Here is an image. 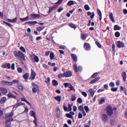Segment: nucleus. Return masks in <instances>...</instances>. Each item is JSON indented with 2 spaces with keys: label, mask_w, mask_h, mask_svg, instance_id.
I'll return each mask as SVG.
<instances>
[{
  "label": "nucleus",
  "mask_w": 127,
  "mask_h": 127,
  "mask_svg": "<svg viewBox=\"0 0 127 127\" xmlns=\"http://www.w3.org/2000/svg\"><path fill=\"white\" fill-rule=\"evenodd\" d=\"M13 54L15 57H17L18 59H21V60H23V61H25V57L24 56V54L21 52V51H19L18 52L16 51H14L13 52Z\"/></svg>",
  "instance_id": "f257e3e1"
},
{
  "label": "nucleus",
  "mask_w": 127,
  "mask_h": 127,
  "mask_svg": "<svg viewBox=\"0 0 127 127\" xmlns=\"http://www.w3.org/2000/svg\"><path fill=\"white\" fill-rule=\"evenodd\" d=\"M13 117V112H11L10 113L7 114L6 115V117L5 118V124H6V125H7L8 123H10V122H13V118H12Z\"/></svg>",
  "instance_id": "f03ea898"
},
{
  "label": "nucleus",
  "mask_w": 127,
  "mask_h": 127,
  "mask_svg": "<svg viewBox=\"0 0 127 127\" xmlns=\"http://www.w3.org/2000/svg\"><path fill=\"white\" fill-rule=\"evenodd\" d=\"M106 111L107 114L109 117H111V116H113V107L111 106H108L106 107Z\"/></svg>",
  "instance_id": "7ed1b4c3"
},
{
  "label": "nucleus",
  "mask_w": 127,
  "mask_h": 127,
  "mask_svg": "<svg viewBox=\"0 0 127 127\" xmlns=\"http://www.w3.org/2000/svg\"><path fill=\"white\" fill-rule=\"evenodd\" d=\"M64 86L65 88H67L68 87L70 88V89L67 90L68 92H70V91H74L75 92V90L74 88V87L72 86V84L68 83H64Z\"/></svg>",
  "instance_id": "20e7f679"
},
{
  "label": "nucleus",
  "mask_w": 127,
  "mask_h": 127,
  "mask_svg": "<svg viewBox=\"0 0 127 127\" xmlns=\"http://www.w3.org/2000/svg\"><path fill=\"white\" fill-rule=\"evenodd\" d=\"M32 86H33L32 91L33 93H37V92H39V87L37 84H35L34 82H32Z\"/></svg>",
  "instance_id": "39448f33"
},
{
  "label": "nucleus",
  "mask_w": 127,
  "mask_h": 127,
  "mask_svg": "<svg viewBox=\"0 0 127 127\" xmlns=\"http://www.w3.org/2000/svg\"><path fill=\"white\" fill-rule=\"evenodd\" d=\"M73 67L75 73H78V72H82V66H78L76 64H74Z\"/></svg>",
  "instance_id": "423d86ee"
},
{
  "label": "nucleus",
  "mask_w": 127,
  "mask_h": 127,
  "mask_svg": "<svg viewBox=\"0 0 127 127\" xmlns=\"http://www.w3.org/2000/svg\"><path fill=\"white\" fill-rule=\"evenodd\" d=\"M117 46L118 48H125V43L121 41H118L117 42Z\"/></svg>",
  "instance_id": "0eeeda50"
},
{
  "label": "nucleus",
  "mask_w": 127,
  "mask_h": 127,
  "mask_svg": "<svg viewBox=\"0 0 127 127\" xmlns=\"http://www.w3.org/2000/svg\"><path fill=\"white\" fill-rule=\"evenodd\" d=\"M2 85H4L5 86H12V83L10 81H6L5 80H2L0 82Z\"/></svg>",
  "instance_id": "6e6552de"
},
{
  "label": "nucleus",
  "mask_w": 127,
  "mask_h": 127,
  "mask_svg": "<svg viewBox=\"0 0 127 127\" xmlns=\"http://www.w3.org/2000/svg\"><path fill=\"white\" fill-rule=\"evenodd\" d=\"M64 73V77H65L66 78L71 77L72 76V71H71V70H68Z\"/></svg>",
  "instance_id": "1a4fd4ad"
},
{
  "label": "nucleus",
  "mask_w": 127,
  "mask_h": 127,
  "mask_svg": "<svg viewBox=\"0 0 127 127\" xmlns=\"http://www.w3.org/2000/svg\"><path fill=\"white\" fill-rule=\"evenodd\" d=\"M29 115H30V117H33V118H34V120L37 119V118H36V114L35 113V112H34L33 111H30Z\"/></svg>",
  "instance_id": "9d476101"
},
{
  "label": "nucleus",
  "mask_w": 127,
  "mask_h": 127,
  "mask_svg": "<svg viewBox=\"0 0 127 127\" xmlns=\"http://www.w3.org/2000/svg\"><path fill=\"white\" fill-rule=\"evenodd\" d=\"M121 76L123 78V80L124 82L127 81V72L126 71L123 72L121 73Z\"/></svg>",
  "instance_id": "9b49d317"
},
{
  "label": "nucleus",
  "mask_w": 127,
  "mask_h": 127,
  "mask_svg": "<svg viewBox=\"0 0 127 127\" xmlns=\"http://www.w3.org/2000/svg\"><path fill=\"white\" fill-rule=\"evenodd\" d=\"M57 7H58V6L56 5H54L53 7H50L48 13H50V12H51V11H52L54 9L55 10H56V9H57Z\"/></svg>",
  "instance_id": "f8f14e48"
},
{
  "label": "nucleus",
  "mask_w": 127,
  "mask_h": 127,
  "mask_svg": "<svg viewBox=\"0 0 127 127\" xmlns=\"http://www.w3.org/2000/svg\"><path fill=\"white\" fill-rule=\"evenodd\" d=\"M1 67L2 68H7V69H10V63H6L3 64Z\"/></svg>",
  "instance_id": "ddd939ff"
},
{
  "label": "nucleus",
  "mask_w": 127,
  "mask_h": 127,
  "mask_svg": "<svg viewBox=\"0 0 127 127\" xmlns=\"http://www.w3.org/2000/svg\"><path fill=\"white\" fill-rule=\"evenodd\" d=\"M0 91H1L2 94H3V95H5V94H6L7 93V89H6V88H4V87H0Z\"/></svg>",
  "instance_id": "4468645a"
},
{
  "label": "nucleus",
  "mask_w": 127,
  "mask_h": 127,
  "mask_svg": "<svg viewBox=\"0 0 127 127\" xmlns=\"http://www.w3.org/2000/svg\"><path fill=\"white\" fill-rule=\"evenodd\" d=\"M71 56L74 62H77V61H78V58H77V56L75 55V54H71Z\"/></svg>",
  "instance_id": "2eb2a0df"
},
{
  "label": "nucleus",
  "mask_w": 127,
  "mask_h": 127,
  "mask_svg": "<svg viewBox=\"0 0 127 127\" xmlns=\"http://www.w3.org/2000/svg\"><path fill=\"white\" fill-rule=\"evenodd\" d=\"M8 98L16 99V96L11 93L7 94Z\"/></svg>",
  "instance_id": "dca6fc26"
},
{
  "label": "nucleus",
  "mask_w": 127,
  "mask_h": 127,
  "mask_svg": "<svg viewBox=\"0 0 127 127\" xmlns=\"http://www.w3.org/2000/svg\"><path fill=\"white\" fill-rule=\"evenodd\" d=\"M84 48H86V50H87L88 51H89V50H90V49H91V46H90V44H89L88 43H84Z\"/></svg>",
  "instance_id": "f3484780"
},
{
  "label": "nucleus",
  "mask_w": 127,
  "mask_h": 127,
  "mask_svg": "<svg viewBox=\"0 0 127 127\" xmlns=\"http://www.w3.org/2000/svg\"><path fill=\"white\" fill-rule=\"evenodd\" d=\"M100 76H98V77H96L95 78H94V79L92 80L90 82V84H94V83H96V82H98V81H99V80H100Z\"/></svg>",
  "instance_id": "a211bd4d"
},
{
  "label": "nucleus",
  "mask_w": 127,
  "mask_h": 127,
  "mask_svg": "<svg viewBox=\"0 0 127 127\" xmlns=\"http://www.w3.org/2000/svg\"><path fill=\"white\" fill-rule=\"evenodd\" d=\"M37 21H28L26 22L25 23V24H29L30 25H35V24H37Z\"/></svg>",
  "instance_id": "6ab92c4d"
},
{
  "label": "nucleus",
  "mask_w": 127,
  "mask_h": 127,
  "mask_svg": "<svg viewBox=\"0 0 127 127\" xmlns=\"http://www.w3.org/2000/svg\"><path fill=\"white\" fill-rule=\"evenodd\" d=\"M87 15L90 16V17L91 18V19H93V18H94V16H95V13L94 12H91L90 11H88L87 12Z\"/></svg>",
  "instance_id": "aec40b11"
},
{
  "label": "nucleus",
  "mask_w": 127,
  "mask_h": 127,
  "mask_svg": "<svg viewBox=\"0 0 127 127\" xmlns=\"http://www.w3.org/2000/svg\"><path fill=\"white\" fill-rule=\"evenodd\" d=\"M30 15L32 18H39V17H40V15H39V14L32 13Z\"/></svg>",
  "instance_id": "412c9836"
},
{
  "label": "nucleus",
  "mask_w": 127,
  "mask_h": 127,
  "mask_svg": "<svg viewBox=\"0 0 127 127\" xmlns=\"http://www.w3.org/2000/svg\"><path fill=\"white\" fill-rule=\"evenodd\" d=\"M106 102V99L104 97H102L100 98V100L99 101V105H102Z\"/></svg>",
  "instance_id": "4be33fe9"
},
{
  "label": "nucleus",
  "mask_w": 127,
  "mask_h": 127,
  "mask_svg": "<svg viewBox=\"0 0 127 127\" xmlns=\"http://www.w3.org/2000/svg\"><path fill=\"white\" fill-rule=\"evenodd\" d=\"M87 37H88V34H81V39L82 40H85Z\"/></svg>",
  "instance_id": "5701e85b"
},
{
  "label": "nucleus",
  "mask_w": 127,
  "mask_h": 127,
  "mask_svg": "<svg viewBox=\"0 0 127 127\" xmlns=\"http://www.w3.org/2000/svg\"><path fill=\"white\" fill-rule=\"evenodd\" d=\"M36 76V73L33 71V70H31V80H34L35 79V76Z\"/></svg>",
  "instance_id": "b1692460"
},
{
  "label": "nucleus",
  "mask_w": 127,
  "mask_h": 127,
  "mask_svg": "<svg viewBox=\"0 0 127 127\" xmlns=\"http://www.w3.org/2000/svg\"><path fill=\"white\" fill-rule=\"evenodd\" d=\"M23 105H24V103L22 102L17 103L14 105H13V108L16 109L17 108H18V107H19L20 106H23Z\"/></svg>",
  "instance_id": "393cba45"
},
{
  "label": "nucleus",
  "mask_w": 127,
  "mask_h": 127,
  "mask_svg": "<svg viewBox=\"0 0 127 127\" xmlns=\"http://www.w3.org/2000/svg\"><path fill=\"white\" fill-rule=\"evenodd\" d=\"M97 13L99 16V20L100 21H102V11L99 9H97Z\"/></svg>",
  "instance_id": "a878e982"
},
{
  "label": "nucleus",
  "mask_w": 127,
  "mask_h": 127,
  "mask_svg": "<svg viewBox=\"0 0 127 127\" xmlns=\"http://www.w3.org/2000/svg\"><path fill=\"white\" fill-rule=\"evenodd\" d=\"M18 89L20 90V91H23V85H22V84H18L17 86Z\"/></svg>",
  "instance_id": "bb28decb"
},
{
  "label": "nucleus",
  "mask_w": 127,
  "mask_h": 127,
  "mask_svg": "<svg viewBox=\"0 0 127 127\" xmlns=\"http://www.w3.org/2000/svg\"><path fill=\"white\" fill-rule=\"evenodd\" d=\"M109 17H110V20H111L112 22H115V18H114V15L113 14V13H110L109 14Z\"/></svg>",
  "instance_id": "cd10ccee"
},
{
  "label": "nucleus",
  "mask_w": 127,
  "mask_h": 127,
  "mask_svg": "<svg viewBox=\"0 0 127 127\" xmlns=\"http://www.w3.org/2000/svg\"><path fill=\"white\" fill-rule=\"evenodd\" d=\"M108 120V115L107 114H103L102 115V120L103 122H107Z\"/></svg>",
  "instance_id": "c85d7f7f"
},
{
  "label": "nucleus",
  "mask_w": 127,
  "mask_h": 127,
  "mask_svg": "<svg viewBox=\"0 0 127 127\" xmlns=\"http://www.w3.org/2000/svg\"><path fill=\"white\" fill-rule=\"evenodd\" d=\"M6 101V97H3L0 99V103L4 104V103H5Z\"/></svg>",
  "instance_id": "c756f323"
},
{
  "label": "nucleus",
  "mask_w": 127,
  "mask_h": 127,
  "mask_svg": "<svg viewBox=\"0 0 127 127\" xmlns=\"http://www.w3.org/2000/svg\"><path fill=\"white\" fill-rule=\"evenodd\" d=\"M23 77L26 80L25 82H27V80L29 77V74H28V73H26L23 75Z\"/></svg>",
  "instance_id": "7c9ffc66"
},
{
  "label": "nucleus",
  "mask_w": 127,
  "mask_h": 127,
  "mask_svg": "<svg viewBox=\"0 0 127 127\" xmlns=\"http://www.w3.org/2000/svg\"><path fill=\"white\" fill-rule=\"evenodd\" d=\"M89 92L90 94V96L91 97H94V95L95 94V91H94L93 89L90 88L89 89Z\"/></svg>",
  "instance_id": "2f4dec72"
},
{
  "label": "nucleus",
  "mask_w": 127,
  "mask_h": 127,
  "mask_svg": "<svg viewBox=\"0 0 127 127\" xmlns=\"http://www.w3.org/2000/svg\"><path fill=\"white\" fill-rule=\"evenodd\" d=\"M8 21H9V22H11L12 23H14L16 21H17V17H16L13 19H8Z\"/></svg>",
  "instance_id": "473e14b6"
},
{
  "label": "nucleus",
  "mask_w": 127,
  "mask_h": 127,
  "mask_svg": "<svg viewBox=\"0 0 127 127\" xmlns=\"http://www.w3.org/2000/svg\"><path fill=\"white\" fill-rule=\"evenodd\" d=\"M21 100L22 102H25V103H27V104L29 105V106H31V104H30V103H29V102H28V101H27L25 98H21Z\"/></svg>",
  "instance_id": "72a5a7b5"
},
{
  "label": "nucleus",
  "mask_w": 127,
  "mask_h": 127,
  "mask_svg": "<svg viewBox=\"0 0 127 127\" xmlns=\"http://www.w3.org/2000/svg\"><path fill=\"white\" fill-rule=\"evenodd\" d=\"M28 19H29V17H28V16H27L25 18H20V20H21V21H27V20H28Z\"/></svg>",
  "instance_id": "f704fd0d"
},
{
  "label": "nucleus",
  "mask_w": 127,
  "mask_h": 127,
  "mask_svg": "<svg viewBox=\"0 0 127 127\" xmlns=\"http://www.w3.org/2000/svg\"><path fill=\"white\" fill-rule=\"evenodd\" d=\"M68 25L70 26V27H71V28H73L74 29H76V28H77L76 25L74 24L73 23H70Z\"/></svg>",
  "instance_id": "c9c22d12"
},
{
  "label": "nucleus",
  "mask_w": 127,
  "mask_h": 127,
  "mask_svg": "<svg viewBox=\"0 0 127 127\" xmlns=\"http://www.w3.org/2000/svg\"><path fill=\"white\" fill-rule=\"evenodd\" d=\"M55 100L58 102H61V96H58L54 97Z\"/></svg>",
  "instance_id": "e433bc0d"
},
{
  "label": "nucleus",
  "mask_w": 127,
  "mask_h": 127,
  "mask_svg": "<svg viewBox=\"0 0 127 127\" xmlns=\"http://www.w3.org/2000/svg\"><path fill=\"white\" fill-rule=\"evenodd\" d=\"M53 86H58V81L57 80L54 79L52 81Z\"/></svg>",
  "instance_id": "4c0bfd02"
},
{
  "label": "nucleus",
  "mask_w": 127,
  "mask_h": 127,
  "mask_svg": "<svg viewBox=\"0 0 127 127\" xmlns=\"http://www.w3.org/2000/svg\"><path fill=\"white\" fill-rule=\"evenodd\" d=\"M114 30L117 31V30H121V27H120V26L118 25H115L114 26Z\"/></svg>",
  "instance_id": "58836bf2"
},
{
  "label": "nucleus",
  "mask_w": 127,
  "mask_h": 127,
  "mask_svg": "<svg viewBox=\"0 0 127 127\" xmlns=\"http://www.w3.org/2000/svg\"><path fill=\"white\" fill-rule=\"evenodd\" d=\"M11 83H12V86L13 84H19V81L16 79H14L12 81V82H11Z\"/></svg>",
  "instance_id": "ea45409f"
},
{
  "label": "nucleus",
  "mask_w": 127,
  "mask_h": 127,
  "mask_svg": "<svg viewBox=\"0 0 127 127\" xmlns=\"http://www.w3.org/2000/svg\"><path fill=\"white\" fill-rule=\"evenodd\" d=\"M76 100V95L75 94H73L71 95L70 100L71 102H74Z\"/></svg>",
  "instance_id": "a19ab883"
},
{
  "label": "nucleus",
  "mask_w": 127,
  "mask_h": 127,
  "mask_svg": "<svg viewBox=\"0 0 127 127\" xmlns=\"http://www.w3.org/2000/svg\"><path fill=\"white\" fill-rule=\"evenodd\" d=\"M65 77V74L64 72L63 73H60L58 75V78L61 79V78H64Z\"/></svg>",
  "instance_id": "79ce46f5"
},
{
  "label": "nucleus",
  "mask_w": 127,
  "mask_h": 127,
  "mask_svg": "<svg viewBox=\"0 0 127 127\" xmlns=\"http://www.w3.org/2000/svg\"><path fill=\"white\" fill-rule=\"evenodd\" d=\"M34 60L35 62H36L37 63H38V62H39V58H38V57L37 56H35L34 57Z\"/></svg>",
  "instance_id": "37998d69"
},
{
  "label": "nucleus",
  "mask_w": 127,
  "mask_h": 127,
  "mask_svg": "<svg viewBox=\"0 0 127 127\" xmlns=\"http://www.w3.org/2000/svg\"><path fill=\"white\" fill-rule=\"evenodd\" d=\"M71 111H72V105H71V104H68V108H67V111L71 112Z\"/></svg>",
  "instance_id": "c03bdc74"
},
{
  "label": "nucleus",
  "mask_w": 127,
  "mask_h": 127,
  "mask_svg": "<svg viewBox=\"0 0 127 127\" xmlns=\"http://www.w3.org/2000/svg\"><path fill=\"white\" fill-rule=\"evenodd\" d=\"M17 71L18 72V73H22V68H21V67H18L17 68Z\"/></svg>",
  "instance_id": "a18cd8bd"
},
{
  "label": "nucleus",
  "mask_w": 127,
  "mask_h": 127,
  "mask_svg": "<svg viewBox=\"0 0 127 127\" xmlns=\"http://www.w3.org/2000/svg\"><path fill=\"white\" fill-rule=\"evenodd\" d=\"M78 110H79V111H80V112L84 111V107H83V105H80L78 107Z\"/></svg>",
  "instance_id": "49530a36"
},
{
  "label": "nucleus",
  "mask_w": 127,
  "mask_h": 127,
  "mask_svg": "<svg viewBox=\"0 0 127 127\" xmlns=\"http://www.w3.org/2000/svg\"><path fill=\"white\" fill-rule=\"evenodd\" d=\"M73 4H74V1L72 0L69 1L67 3V5H68L69 6H70V5H73Z\"/></svg>",
  "instance_id": "de8ad7c7"
},
{
  "label": "nucleus",
  "mask_w": 127,
  "mask_h": 127,
  "mask_svg": "<svg viewBox=\"0 0 127 127\" xmlns=\"http://www.w3.org/2000/svg\"><path fill=\"white\" fill-rule=\"evenodd\" d=\"M115 37H120V36H121V33L120 32H116L115 33Z\"/></svg>",
  "instance_id": "09e8293b"
},
{
  "label": "nucleus",
  "mask_w": 127,
  "mask_h": 127,
  "mask_svg": "<svg viewBox=\"0 0 127 127\" xmlns=\"http://www.w3.org/2000/svg\"><path fill=\"white\" fill-rule=\"evenodd\" d=\"M50 58L51 60H53V59H54V53H51L50 54Z\"/></svg>",
  "instance_id": "8fccbe9b"
},
{
  "label": "nucleus",
  "mask_w": 127,
  "mask_h": 127,
  "mask_svg": "<svg viewBox=\"0 0 127 127\" xmlns=\"http://www.w3.org/2000/svg\"><path fill=\"white\" fill-rule=\"evenodd\" d=\"M36 29L38 31H41L44 29V27H37Z\"/></svg>",
  "instance_id": "3c124183"
},
{
  "label": "nucleus",
  "mask_w": 127,
  "mask_h": 127,
  "mask_svg": "<svg viewBox=\"0 0 127 127\" xmlns=\"http://www.w3.org/2000/svg\"><path fill=\"white\" fill-rule=\"evenodd\" d=\"M3 23H5V24H6V25H8V26H9V27H12L13 26V25H12L10 23L6 22L5 21H3Z\"/></svg>",
  "instance_id": "603ef678"
},
{
  "label": "nucleus",
  "mask_w": 127,
  "mask_h": 127,
  "mask_svg": "<svg viewBox=\"0 0 127 127\" xmlns=\"http://www.w3.org/2000/svg\"><path fill=\"white\" fill-rule=\"evenodd\" d=\"M84 8L85 10H90V7L89 6V5L88 4H85L84 5Z\"/></svg>",
  "instance_id": "864d4df0"
},
{
  "label": "nucleus",
  "mask_w": 127,
  "mask_h": 127,
  "mask_svg": "<svg viewBox=\"0 0 127 127\" xmlns=\"http://www.w3.org/2000/svg\"><path fill=\"white\" fill-rule=\"evenodd\" d=\"M98 76V72H95L92 74V75L91 76V78H96Z\"/></svg>",
  "instance_id": "5fc2aeb1"
},
{
  "label": "nucleus",
  "mask_w": 127,
  "mask_h": 127,
  "mask_svg": "<svg viewBox=\"0 0 127 127\" xmlns=\"http://www.w3.org/2000/svg\"><path fill=\"white\" fill-rule=\"evenodd\" d=\"M20 49L21 51H22V52H24V53H25V52H26V50H25V48H24V47L21 46L20 47Z\"/></svg>",
  "instance_id": "6e6d98bb"
},
{
  "label": "nucleus",
  "mask_w": 127,
  "mask_h": 127,
  "mask_svg": "<svg viewBox=\"0 0 127 127\" xmlns=\"http://www.w3.org/2000/svg\"><path fill=\"white\" fill-rule=\"evenodd\" d=\"M95 43L98 47H99V48H102V45H101V44H100V43H99V42L96 41Z\"/></svg>",
  "instance_id": "4d7b16f0"
},
{
  "label": "nucleus",
  "mask_w": 127,
  "mask_h": 127,
  "mask_svg": "<svg viewBox=\"0 0 127 127\" xmlns=\"http://www.w3.org/2000/svg\"><path fill=\"white\" fill-rule=\"evenodd\" d=\"M82 102H83V100H82V98H78L77 99V103H78L79 104H82Z\"/></svg>",
  "instance_id": "13d9d810"
},
{
  "label": "nucleus",
  "mask_w": 127,
  "mask_h": 127,
  "mask_svg": "<svg viewBox=\"0 0 127 127\" xmlns=\"http://www.w3.org/2000/svg\"><path fill=\"white\" fill-rule=\"evenodd\" d=\"M84 110L86 113H88V112H89V107L87 106H85Z\"/></svg>",
  "instance_id": "bf43d9fd"
},
{
  "label": "nucleus",
  "mask_w": 127,
  "mask_h": 127,
  "mask_svg": "<svg viewBox=\"0 0 127 127\" xmlns=\"http://www.w3.org/2000/svg\"><path fill=\"white\" fill-rule=\"evenodd\" d=\"M111 90L112 92H117L118 91V87L112 88Z\"/></svg>",
  "instance_id": "052dcab7"
},
{
  "label": "nucleus",
  "mask_w": 127,
  "mask_h": 127,
  "mask_svg": "<svg viewBox=\"0 0 127 127\" xmlns=\"http://www.w3.org/2000/svg\"><path fill=\"white\" fill-rule=\"evenodd\" d=\"M66 118H68L69 119H72V115L69 113H67L66 114Z\"/></svg>",
  "instance_id": "680f3d73"
},
{
  "label": "nucleus",
  "mask_w": 127,
  "mask_h": 127,
  "mask_svg": "<svg viewBox=\"0 0 127 127\" xmlns=\"http://www.w3.org/2000/svg\"><path fill=\"white\" fill-rule=\"evenodd\" d=\"M78 119H82V118H83V115L80 112H79L78 114Z\"/></svg>",
  "instance_id": "e2e57ef3"
},
{
  "label": "nucleus",
  "mask_w": 127,
  "mask_h": 127,
  "mask_svg": "<svg viewBox=\"0 0 127 127\" xmlns=\"http://www.w3.org/2000/svg\"><path fill=\"white\" fill-rule=\"evenodd\" d=\"M81 94L82 96H84L85 97H87L88 96V94L86 93V92L82 91Z\"/></svg>",
  "instance_id": "0e129e2a"
},
{
  "label": "nucleus",
  "mask_w": 127,
  "mask_h": 127,
  "mask_svg": "<svg viewBox=\"0 0 127 127\" xmlns=\"http://www.w3.org/2000/svg\"><path fill=\"white\" fill-rule=\"evenodd\" d=\"M47 80L45 81V83L47 84H48L49 83H50V78L48 77L47 79Z\"/></svg>",
  "instance_id": "69168bd1"
},
{
  "label": "nucleus",
  "mask_w": 127,
  "mask_h": 127,
  "mask_svg": "<svg viewBox=\"0 0 127 127\" xmlns=\"http://www.w3.org/2000/svg\"><path fill=\"white\" fill-rule=\"evenodd\" d=\"M109 86L110 87H115V83L113 82H111L109 83Z\"/></svg>",
  "instance_id": "338daca9"
},
{
  "label": "nucleus",
  "mask_w": 127,
  "mask_h": 127,
  "mask_svg": "<svg viewBox=\"0 0 127 127\" xmlns=\"http://www.w3.org/2000/svg\"><path fill=\"white\" fill-rule=\"evenodd\" d=\"M63 10V7H60L58 9V12H60L61 11H62Z\"/></svg>",
  "instance_id": "774afa93"
}]
</instances>
